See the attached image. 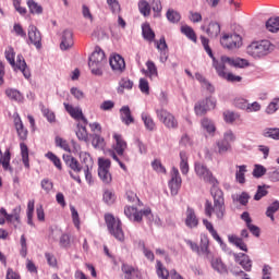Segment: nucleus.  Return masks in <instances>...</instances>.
<instances>
[{
	"label": "nucleus",
	"instance_id": "obj_28",
	"mask_svg": "<svg viewBox=\"0 0 279 279\" xmlns=\"http://www.w3.org/2000/svg\"><path fill=\"white\" fill-rule=\"evenodd\" d=\"M146 69L142 70V73L146 75V77H149V80H154V77H158V68L156 66V63L154 61L148 60L146 62Z\"/></svg>",
	"mask_w": 279,
	"mask_h": 279
},
{
	"label": "nucleus",
	"instance_id": "obj_22",
	"mask_svg": "<svg viewBox=\"0 0 279 279\" xmlns=\"http://www.w3.org/2000/svg\"><path fill=\"white\" fill-rule=\"evenodd\" d=\"M210 265L213 269L221 276H228V266L223 263L221 257H213L210 260Z\"/></svg>",
	"mask_w": 279,
	"mask_h": 279
},
{
	"label": "nucleus",
	"instance_id": "obj_37",
	"mask_svg": "<svg viewBox=\"0 0 279 279\" xmlns=\"http://www.w3.org/2000/svg\"><path fill=\"white\" fill-rule=\"evenodd\" d=\"M8 223H21V206L15 207L9 216H7Z\"/></svg>",
	"mask_w": 279,
	"mask_h": 279
},
{
	"label": "nucleus",
	"instance_id": "obj_7",
	"mask_svg": "<svg viewBox=\"0 0 279 279\" xmlns=\"http://www.w3.org/2000/svg\"><path fill=\"white\" fill-rule=\"evenodd\" d=\"M157 119L167 130H178L179 122L175 116L165 108L155 110Z\"/></svg>",
	"mask_w": 279,
	"mask_h": 279
},
{
	"label": "nucleus",
	"instance_id": "obj_44",
	"mask_svg": "<svg viewBox=\"0 0 279 279\" xmlns=\"http://www.w3.org/2000/svg\"><path fill=\"white\" fill-rule=\"evenodd\" d=\"M138 10L143 16H149L151 14V5L147 0H142L138 2Z\"/></svg>",
	"mask_w": 279,
	"mask_h": 279
},
{
	"label": "nucleus",
	"instance_id": "obj_20",
	"mask_svg": "<svg viewBox=\"0 0 279 279\" xmlns=\"http://www.w3.org/2000/svg\"><path fill=\"white\" fill-rule=\"evenodd\" d=\"M73 32L69 29L63 31L61 36L60 49L62 51H66L68 49H71V47H73Z\"/></svg>",
	"mask_w": 279,
	"mask_h": 279
},
{
	"label": "nucleus",
	"instance_id": "obj_1",
	"mask_svg": "<svg viewBox=\"0 0 279 279\" xmlns=\"http://www.w3.org/2000/svg\"><path fill=\"white\" fill-rule=\"evenodd\" d=\"M210 193L214 197V205L210 201L205 202V215L209 218L215 215L218 221H222L223 217H226L223 192L219 187H211Z\"/></svg>",
	"mask_w": 279,
	"mask_h": 279
},
{
	"label": "nucleus",
	"instance_id": "obj_46",
	"mask_svg": "<svg viewBox=\"0 0 279 279\" xmlns=\"http://www.w3.org/2000/svg\"><path fill=\"white\" fill-rule=\"evenodd\" d=\"M182 34H184L192 43H197V35L195 34V31H193V27L191 26H182L181 27Z\"/></svg>",
	"mask_w": 279,
	"mask_h": 279
},
{
	"label": "nucleus",
	"instance_id": "obj_56",
	"mask_svg": "<svg viewBox=\"0 0 279 279\" xmlns=\"http://www.w3.org/2000/svg\"><path fill=\"white\" fill-rule=\"evenodd\" d=\"M264 136L266 138H272L274 141H279V129L278 128H270L264 132Z\"/></svg>",
	"mask_w": 279,
	"mask_h": 279
},
{
	"label": "nucleus",
	"instance_id": "obj_29",
	"mask_svg": "<svg viewBox=\"0 0 279 279\" xmlns=\"http://www.w3.org/2000/svg\"><path fill=\"white\" fill-rule=\"evenodd\" d=\"M14 125L21 141H27L28 131L27 129H25V125H23V121L21 120V118H15Z\"/></svg>",
	"mask_w": 279,
	"mask_h": 279
},
{
	"label": "nucleus",
	"instance_id": "obj_17",
	"mask_svg": "<svg viewBox=\"0 0 279 279\" xmlns=\"http://www.w3.org/2000/svg\"><path fill=\"white\" fill-rule=\"evenodd\" d=\"M63 106L72 119H75V121H82L85 125H88V120L84 117V112H82L80 107H74L66 102H64Z\"/></svg>",
	"mask_w": 279,
	"mask_h": 279
},
{
	"label": "nucleus",
	"instance_id": "obj_40",
	"mask_svg": "<svg viewBox=\"0 0 279 279\" xmlns=\"http://www.w3.org/2000/svg\"><path fill=\"white\" fill-rule=\"evenodd\" d=\"M238 171L235 172V180L239 184H245V173H247V166H238Z\"/></svg>",
	"mask_w": 279,
	"mask_h": 279
},
{
	"label": "nucleus",
	"instance_id": "obj_23",
	"mask_svg": "<svg viewBox=\"0 0 279 279\" xmlns=\"http://www.w3.org/2000/svg\"><path fill=\"white\" fill-rule=\"evenodd\" d=\"M235 263H239L245 271H252V260L244 253L233 254Z\"/></svg>",
	"mask_w": 279,
	"mask_h": 279
},
{
	"label": "nucleus",
	"instance_id": "obj_21",
	"mask_svg": "<svg viewBox=\"0 0 279 279\" xmlns=\"http://www.w3.org/2000/svg\"><path fill=\"white\" fill-rule=\"evenodd\" d=\"M109 64L113 71L118 73H123L125 71V59L120 54H116L110 58Z\"/></svg>",
	"mask_w": 279,
	"mask_h": 279
},
{
	"label": "nucleus",
	"instance_id": "obj_48",
	"mask_svg": "<svg viewBox=\"0 0 279 279\" xmlns=\"http://www.w3.org/2000/svg\"><path fill=\"white\" fill-rule=\"evenodd\" d=\"M156 269H157L156 271H157L158 278L169 279V270L165 268V266L162 265V262L157 260Z\"/></svg>",
	"mask_w": 279,
	"mask_h": 279
},
{
	"label": "nucleus",
	"instance_id": "obj_51",
	"mask_svg": "<svg viewBox=\"0 0 279 279\" xmlns=\"http://www.w3.org/2000/svg\"><path fill=\"white\" fill-rule=\"evenodd\" d=\"M5 59L9 61V64H11V66H16V52H14V48L9 47L5 52H4Z\"/></svg>",
	"mask_w": 279,
	"mask_h": 279
},
{
	"label": "nucleus",
	"instance_id": "obj_32",
	"mask_svg": "<svg viewBox=\"0 0 279 279\" xmlns=\"http://www.w3.org/2000/svg\"><path fill=\"white\" fill-rule=\"evenodd\" d=\"M228 241L232 245H235V247H239V250H242V252H247V244L243 242V238H239L235 234L228 235Z\"/></svg>",
	"mask_w": 279,
	"mask_h": 279
},
{
	"label": "nucleus",
	"instance_id": "obj_12",
	"mask_svg": "<svg viewBox=\"0 0 279 279\" xmlns=\"http://www.w3.org/2000/svg\"><path fill=\"white\" fill-rule=\"evenodd\" d=\"M113 145L112 149L118 154V156H122L125 162H130V156L125 155V149H128V142L123 138V135L119 133H113Z\"/></svg>",
	"mask_w": 279,
	"mask_h": 279
},
{
	"label": "nucleus",
	"instance_id": "obj_59",
	"mask_svg": "<svg viewBox=\"0 0 279 279\" xmlns=\"http://www.w3.org/2000/svg\"><path fill=\"white\" fill-rule=\"evenodd\" d=\"M20 245H21V251H20L21 257L26 258L27 257V239L25 238V234L21 235Z\"/></svg>",
	"mask_w": 279,
	"mask_h": 279
},
{
	"label": "nucleus",
	"instance_id": "obj_11",
	"mask_svg": "<svg viewBox=\"0 0 279 279\" xmlns=\"http://www.w3.org/2000/svg\"><path fill=\"white\" fill-rule=\"evenodd\" d=\"M111 161L110 159H98V177L104 184H110L112 182V174L110 173Z\"/></svg>",
	"mask_w": 279,
	"mask_h": 279
},
{
	"label": "nucleus",
	"instance_id": "obj_19",
	"mask_svg": "<svg viewBox=\"0 0 279 279\" xmlns=\"http://www.w3.org/2000/svg\"><path fill=\"white\" fill-rule=\"evenodd\" d=\"M155 43L156 48L160 52V62H167V60H169V46L167 45L165 36L160 37V39Z\"/></svg>",
	"mask_w": 279,
	"mask_h": 279
},
{
	"label": "nucleus",
	"instance_id": "obj_35",
	"mask_svg": "<svg viewBox=\"0 0 279 279\" xmlns=\"http://www.w3.org/2000/svg\"><path fill=\"white\" fill-rule=\"evenodd\" d=\"M4 93L7 97L11 99V101H23V94H21L19 89L7 88Z\"/></svg>",
	"mask_w": 279,
	"mask_h": 279
},
{
	"label": "nucleus",
	"instance_id": "obj_34",
	"mask_svg": "<svg viewBox=\"0 0 279 279\" xmlns=\"http://www.w3.org/2000/svg\"><path fill=\"white\" fill-rule=\"evenodd\" d=\"M142 34L145 40H148V43H151L156 39V33H154V31L151 29V26H149L148 23L143 24Z\"/></svg>",
	"mask_w": 279,
	"mask_h": 279
},
{
	"label": "nucleus",
	"instance_id": "obj_58",
	"mask_svg": "<svg viewBox=\"0 0 279 279\" xmlns=\"http://www.w3.org/2000/svg\"><path fill=\"white\" fill-rule=\"evenodd\" d=\"M122 271L125 274V279H132V274H137L138 269L134 268V266L123 264L122 265Z\"/></svg>",
	"mask_w": 279,
	"mask_h": 279
},
{
	"label": "nucleus",
	"instance_id": "obj_16",
	"mask_svg": "<svg viewBox=\"0 0 279 279\" xmlns=\"http://www.w3.org/2000/svg\"><path fill=\"white\" fill-rule=\"evenodd\" d=\"M218 64H222V66L229 64L230 66H235L236 69H245V66H250V62H247L245 59L230 58L227 56H222L218 61Z\"/></svg>",
	"mask_w": 279,
	"mask_h": 279
},
{
	"label": "nucleus",
	"instance_id": "obj_63",
	"mask_svg": "<svg viewBox=\"0 0 279 279\" xmlns=\"http://www.w3.org/2000/svg\"><path fill=\"white\" fill-rule=\"evenodd\" d=\"M45 258L49 265V267L56 268L58 267V258H56V255L51 253H45Z\"/></svg>",
	"mask_w": 279,
	"mask_h": 279
},
{
	"label": "nucleus",
	"instance_id": "obj_30",
	"mask_svg": "<svg viewBox=\"0 0 279 279\" xmlns=\"http://www.w3.org/2000/svg\"><path fill=\"white\" fill-rule=\"evenodd\" d=\"M11 158H12V155L9 148L4 151V154L0 149V165H2V168L4 169V171H12V167H10Z\"/></svg>",
	"mask_w": 279,
	"mask_h": 279
},
{
	"label": "nucleus",
	"instance_id": "obj_31",
	"mask_svg": "<svg viewBox=\"0 0 279 279\" xmlns=\"http://www.w3.org/2000/svg\"><path fill=\"white\" fill-rule=\"evenodd\" d=\"M203 225L205 226L206 230L211 234L213 239L219 243V245H223V240H221V236H219V233H217V230H215V227L213 226V222L204 219Z\"/></svg>",
	"mask_w": 279,
	"mask_h": 279
},
{
	"label": "nucleus",
	"instance_id": "obj_62",
	"mask_svg": "<svg viewBox=\"0 0 279 279\" xmlns=\"http://www.w3.org/2000/svg\"><path fill=\"white\" fill-rule=\"evenodd\" d=\"M233 104L235 108H239L240 110H244L246 112L250 102H247V100L244 98H235Z\"/></svg>",
	"mask_w": 279,
	"mask_h": 279
},
{
	"label": "nucleus",
	"instance_id": "obj_54",
	"mask_svg": "<svg viewBox=\"0 0 279 279\" xmlns=\"http://www.w3.org/2000/svg\"><path fill=\"white\" fill-rule=\"evenodd\" d=\"M46 158H48V160L52 162L59 171H62V161L56 156V154L48 151L46 154Z\"/></svg>",
	"mask_w": 279,
	"mask_h": 279
},
{
	"label": "nucleus",
	"instance_id": "obj_52",
	"mask_svg": "<svg viewBox=\"0 0 279 279\" xmlns=\"http://www.w3.org/2000/svg\"><path fill=\"white\" fill-rule=\"evenodd\" d=\"M267 189H269V186H267V185H258L257 192L254 195L255 202H260V199H263V197H266V195L269 193L267 191Z\"/></svg>",
	"mask_w": 279,
	"mask_h": 279
},
{
	"label": "nucleus",
	"instance_id": "obj_50",
	"mask_svg": "<svg viewBox=\"0 0 279 279\" xmlns=\"http://www.w3.org/2000/svg\"><path fill=\"white\" fill-rule=\"evenodd\" d=\"M27 7L29 9L31 14H43V7L38 4L36 1L28 0Z\"/></svg>",
	"mask_w": 279,
	"mask_h": 279
},
{
	"label": "nucleus",
	"instance_id": "obj_4",
	"mask_svg": "<svg viewBox=\"0 0 279 279\" xmlns=\"http://www.w3.org/2000/svg\"><path fill=\"white\" fill-rule=\"evenodd\" d=\"M106 64V52L101 48L96 47L95 51L89 57L88 66L93 75H104V65Z\"/></svg>",
	"mask_w": 279,
	"mask_h": 279
},
{
	"label": "nucleus",
	"instance_id": "obj_6",
	"mask_svg": "<svg viewBox=\"0 0 279 279\" xmlns=\"http://www.w3.org/2000/svg\"><path fill=\"white\" fill-rule=\"evenodd\" d=\"M124 215L130 219V221H135L137 223H141L143 221V217H146L148 221H151L154 219V214H151L150 208H146L144 210L138 211L137 208L132 206L124 207Z\"/></svg>",
	"mask_w": 279,
	"mask_h": 279
},
{
	"label": "nucleus",
	"instance_id": "obj_24",
	"mask_svg": "<svg viewBox=\"0 0 279 279\" xmlns=\"http://www.w3.org/2000/svg\"><path fill=\"white\" fill-rule=\"evenodd\" d=\"M14 66L15 69H19L21 73H23L26 80H29V77H32V72H29V68H27V63L25 62V58H23V54H17Z\"/></svg>",
	"mask_w": 279,
	"mask_h": 279
},
{
	"label": "nucleus",
	"instance_id": "obj_47",
	"mask_svg": "<svg viewBox=\"0 0 279 279\" xmlns=\"http://www.w3.org/2000/svg\"><path fill=\"white\" fill-rule=\"evenodd\" d=\"M102 199L105 204H108V206H112V204L117 202V195H114V192L106 190L102 194Z\"/></svg>",
	"mask_w": 279,
	"mask_h": 279
},
{
	"label": "nucleus",
	"instance_id": "obj_3",
	"mask_svg": "<svg viewBox=\"0 0 279 279\" xmlns=\"http://www.w3.org/2000/svg\"><path fill=\"white\" fill-rule=\"evenodd\" d=\"M276 49V46L271 44V41L264 39L259 41H253L246 47V53L251 56V58H255L258 60L260 58H265V56H269Z\"/></svg>",
	"mask_w": 279,
	"mask_h": 279
},
{
	"label": "nucleus",
	"instance_id": "obj_33",
	"mask_svg": "<svg viewBox=\"0 0 279 279\" xmlns=\"http://www.w3.org/2000/svg\"><path fill=\"white\" fill-rule=\"evenodd\" d=\"M142 121L149 132H154L156 130V122L154 121V118L147 112L142 113Z\"/></svg>",
	"mask_w": 279,
	"mask_h": 279
},
{
	"label": "nucleus",
	"instance_id": "obj_49",
	"mask_svg": "<svg viewBox=\"0 0 279 279\" xmlns=\"http://www.w3.org/2000/svg\"><path fill=\"white\" fill-rule=\"evenodd\" d=\"M195 78L201 82V84H203V88H206L207 90H209V93H215V87L213 86V84L206 81V77H204V75L196 73Z\"/></svg>",
	"mask_w": 279,
	"mask_h": 279
},
{
	"label": "nucleus",
	"instance_id": "obj_55",
	"mask_svg": "<svg viewBox=\"0 0 279 279\" xmlns=\"http://www.w3.org/2000/svg\"><path fill=\"white\" fill-rule=\"evenodd\" d=\"M201 123L202 128H204L208 134H215V123H213L210 119L204 118Z\"/></svg>",
	"mask_w": 279,
	"mask_h": 279
},
{
	"label": "nucleus",
	"instance_id": "obj_36",
	"mask_svg": "<svg viewBox=\"0 0 279 279\" xmlns=\"http://www.w3.org/2000/svg\"><path fill=\"white\" fill-rule=\"evenodd\" d=\"M22 162L26 169H29V148H27L25 143L20 144Z\"/></svg>",
	"mask_w": 279,
	"mask_h": 279
},
{
	"label": "nucleus",
	"instance_id": "obj_64",
	"mask_svg": "<svg viewBox=\"0 0 279 279\" xmlns=\"http://www.w3.org/2000/svg\"><path fill=\"white\" fill-rule=\"evenodd\" d=\"M140 90L144 95H149V82L147 78H140Z\"/></svg>",
	"mask_w": 279,
	"mask_h": 279
},
{
	"label": "nucleus",
	"instance_id": "obj_5",
	"mask_svg": "<svg viewBox=\"0 0 279 279\" xmlns=\"http://www.w3.org/2000/svg\"><path fill=\"white\" fill-rule=\"evenodd\" d=\"M105 221L110 234H112L117 241L123 243V241H125V233L123 232L121 220L114 218L111 214H107L105 215Z\"/></svg>",
	"mask_w": 279,
	"mask_h": 279
},
{
	"label": "nucleus",
	"instance_id": "obj_18",
	"mask_svg": "<svg viewBox=\"0 0 279 279\" xmlns=\"http://www.w3.org/2000/svg\"><path fill=\"white\" fill-rule=\"evenodd\" d=\"M185 226L187 228H197L199 226V219L195 214V209L193 207L187 206L185 211Z\"/></svg>",
	"mask_w": 279,
	"mask_h": 279
},
{
	"label": "nucleus",
	"instance_id": "obj_13",
	"mask_svg": "<svg viewBox=\"0 0 279 279\" xmlns=\"http://www.w3.org/2000/svg\"><path fill=\"white\" fill-rule=\"evenodd\" d=\"M214 69H216L217 75L222 80H227V82H242L243 77L235 75L233 73L226 72V65L223 63H219L217 59H214Z\"/></svg>",
	"mask_w": 279,
	"mask_h": 279
},
{
	"label": "nucleus",
	"instance_id": "obj_14",
	"mask_svg": "<svg viewBox=\"0 0 279 279\" xmlns=\"http://www.w3.org/2000/svg\"><path fill=\"white\" fill-rule=\"evenodd\" d=\"M182 187V177H180V170L173 167L171 170V180L169 181V189L171 195H178L180 189Z\"/></svg>",
	"mask_w": 279,
	"mask_h": 279
},
{
	"label": "nucleus",
	"instance_id": "obj_53",
	"mask_svg": "<svg viewBox=\"0 0 279 279\" xmlns=\"http://www.w3.org/2000/svg\"><path fill=\"white\" fill-rule=\"evenodd\" d=\"M218 147V154H226L227 151H231L232 145L223 140H220L216 143Z\"/></svg>",
	"mask_w": 279,
	"mask_h": 279
},
{
	"label": "nucleus",
	"instance_id": "obj_60",
	"mask_svg": "<svg viewBox=\"0 0 279 279\" xmlns=\"http://www.w3.org/2000/svg\"><path fill=\"white\" fill-rule=\"evenodd\" d=\"M279 109V98H275L266 108L267 114H274Z\"/></svg>",
	"mask_w": 279,
	"mask_h": 279
},
{
	"label": "nucleus",
	"instance_id": "obj_27",
	"mask_svg": "<svg viewBox=\"0 0 279 279\" xmlns=\"http://www.w3.org/2000/svg\"><path fill=\"white\" fill-rule=\"evenodd\" d=\"M199 256L205 255L208 256L210 254V239L207 234H201V242H199Z\"/></svg>",
	"mask_w": 279,
	"mask_h": 279
},
{
	"label": "nucleus",
	"instance_id": "obj_10",
	"mask_svg": "<svg viewBox=\"0 0 279 279\" xmlns=\"http://www.w3.org/2000/svg\"><path fill=\"white\" fill-rule=\"evenodd\" d=\"M217 108V100L213 97H207L194 106V112L196 117H204L209 110Z\"/></svg>",
	"mask_w": 279,
	"mask_h": 279
},
{
	"label": "nucleus",
	"instance_id": "obj_9",
	"mask_svg": "<svg viewBox=\"0 0 279 279\" xmlns=\"http://www.w3.org/2000/svg\"><path fill=\"white\" fill-rule=\"evenodd\" d=\"M220 45L229 51H234V49H241L243 47V37L239 34H226L221 37Z\"/></svg>",
	"mask_w": 279,
	"mask_h": 279
},
{
	"label": "nucleus",
	"instance_id": "obj_2",
	"mask_svg": "<svg viewBox=\"0 0 279 279\" xmlns=\"http://www.w3.org/2000/svg\"><path fill=\"white\" fill-rule=\"evenodd\" d=\"M78 158H80V161H77L75 157L71 155H63V161L75 173H82V169H93L95 161L93 160V157H90L89 153L81 151L78 154Z\"/></svg>",
	"mask_w": 279,
	"mask_h": 279
},
{
	"label": "nucleus",
	"instance_id": "obj_8",
	"mask_svg": "<svg viewBox=\"0 0 279 279\" xmlns=\"http://www.w3.org/2000/svg\"><path fill=\"white\" fill-rule=\"evenodd\" d=\"M194 170L196 175L201 178V180H204L207 184H211V189H218L217 184H219V181L213 175V172L206 167V165L202 162H196L194 166Z\"/></svg>",
	"mask_w": 279,
	"mask_h": 279
},
{
	"label": "nucleus",
	"instance_id": "obj_41",
	"mask_svg": "<svg viewBox=\"0 0 279 279\" xmlns=\"http://www.w3.org/2000/svg\"><path fill=\"white\" fill-rule=\"evenodd\" d=\"M266 29H268V32H271L272 34H276V32L279 31V17H270L266 22Z\"/></svg>",
	"mask_w": 279,
	"mask_h": 279
},
{
	"label": "nucleus",
	"instance_id": "obj_39",
	"mask_svg": "<svg viewBox=\"0 0 279 279\" xmlns=\"http://www.w3.org/2000/svg\"><path fill=\"white\" fill-rule=\"evenodd\" d=\"M180 169H181V173L183 175H186V173H189V156L186 155V151H181L180 153Z\"/></svg>",
	"mask_w": 279,
	"mask_h": 279
},
{
	"label": "nucleus",
	"instance_id": "obj_42",
	"mask_svg": "<svg viewBox=\"0 0 279 279\" xmlns=\"http://www.w3.org/2000/svg\"><path fill=\"white\" fill-rule=\"evenodd\" d=\"M78 130L76 131V136L78 141H83V143H88V131L86 130V124H77Z\"/></svg>",
	"mask_w": 279,
	"mask_h": 279
},
{
	"label": "nucleus",
	"instance_id": "obj_26",
	"mask_svg": "<svg viewBox=\"0 0 279 279\" xmlns=\"http://www.w3.org/2000/svg\"><path fill=\"white\" fill-rule=\"evenodd\" d=\"M120 119L124 125H132V123H134V117H132V111L129 106H123L120 109Z\"/></svg>",
	"mask_w": 279,
	"mask_h": 279
},
{
	"label": "nucleus",
	"instance_id": "obj_45",
	"mask_svg": "<svg viewBox=\"0 0 279 279\" xmlns=\"http://www.w3.org/2000/svg\"><path fill=\"white\" fill-rule=\"evenodd\" d=\"M134 86V82H132L130 78H121L119 82V88L118 93H123V90H132Z\"/></svg>",
	"mask_w": 279,
	"mask_h": 279
},
{
	"label": "nucleus",
	"instance_id": "obj_15",
	"mask_svg": "<svg viewBox=\"0 0 279 279\" xmlns=\"http://www.w3.org/2000/svg\"><path fill=\"white\" fill-rule=\"evenodd\" d=\"M28 45H34L36 49H41L43 47V35L35 25L28 26Z\"/></svg>",
	"mask_w": 279,
	"mask_h": 279
},
{
	"label": "nucleus",
	"instance_id": "obj_43",
	"mask_svg": "<svg viewBox=\"0 0 279 279\" xmlns=\"http://www.w3.org/2000/svg\"><path fill=\"white\" fill-rule=\"evenodd\" d=\"M56 147H60V149H63V151H68V154H71V145H69V142L60 136H57L54 138Z\"/></svg>",
	"mask_w": 279,
	"mask_h": 279
},
{
	"label": "nucleus",
	"instance_id": "obj_38",
	"mask_svg": "<svg viewBox=\"0 0 279 279\" xmlns=\"http://www.w3.org/2000/svg\"><path fill=\"white\" fill-rule=\"evenodd\" d=\"M279 211V201H275L272 202L266 210V217H269V219L271 221H276V218L274 217V215H276V213Z\"/></svg>",
	"mask_w": 279,
	"mask_h": 279
},
{
	"label": "nucleus",
	"instance_id": "obj_61",
	"mask_svg": "<svg viewBox=\"0 0 279 279\" xmlns=\"http://www.w3.org/2000/svg\"><path fill=\"white\" fill-rule=\"evenodd\" d=\"M267 173V168L260 165H255L253 170L254 178H263Z\"/></svg>",
	"mask_w": 279,
	"mask_h": 279
},
{
	"label": "nucleus",
	"instance_id": "obj_25",
	"mask_svg": "<svg viewBox=\"0 0 279 279\" xmlns=\"http://www.w3.org/2000/svg\"><path fill=\"white\" fill-rule=\"evenodd\" d=\"M203 32H206L210 38H217L219 34H221V25L217 22H210L208 27L202 26Z\"/></svg>",
	"mask_w": 279,
	"mask_h": 279
},
{
	"label": "nucleus",
	"instance_id": "obj_57",
	"mask_svg": "<svg viewBox=\"0 0 279 279\" xmlns=\"http://www.w3.org/2000/svg\"><path fill=\"white\" fill-rule=\"evenodd\" d=\"M166 16L170 23H180L181 15L173 9L168 10Z\"/></svg>",
	"mask_w": 279,
	"mask_h": 279
}]
</instances>
